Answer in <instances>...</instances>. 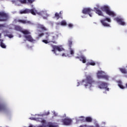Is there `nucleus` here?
Masks as SVG:
<instances>
[{"label": "nucleus", "mask_w": 127, "mask_h": 127, "mask_svg": "<svg viewBox=\"0 0 127 127\" xmlns=\"http://www.w3.org/2000/svg\"><path fill=\"white\" fill-rule=\"evenodd\" d=\"M19 37H21V35H19Z\"/></svg>", "instance_id": "nucleus-46"}, {"label": "nucleus", "mask_w": 127, "mask_h": 127, "mask_svg": "<svg viewBox=\"0 0 127 127\" xmlns=\"http://www.w3.org/2000/svg\"><path fill=\"white\" fill-rule=\"evenodd\" d=\"M79 60L80 61H82V63H86V62H87V60L86 59V58L83 55L80 56V59Z\"/></svg>", "instance_id": "nucleus-21"}, {"label": "nucleus", "mask_w": 127, "mask_h": 127, "mask_svg": "<svg viewBox=\"0 0 127 127\" xmlns=\"http://www.w3.org/2000/svg\"><path fill=\"white\" fill-rule=\"evenodd\" d=\"M120 70L121 72H122L123 74H127V69L126 68H120Z\"/></svg>", "instance_id": "nucleus-28"}, {"label": "nucleus", "mask_w": 127, "mask_h": 127, "mask_svg": "<svg viewBox=\"0 0 127 127\" xmlns=\"http://www.w3.org/2000/svg\"><path fill=\"white\" fill-rule=\"evenodd\" d=\"M42 42H43L44 43H45V44H48V43H51L50 41L48 40V39L43 40Z\"/></svg>", "instance_id": "nucleus-30"}, {"label": "nucleus", "mask_w": 127, "mask_h": 127, "mask_svg": "<svg viewBox=\"0 0 127 127\" xmlns=\"http://www.w3.org/2000/svg\"><path fill=\"white\" fill-rule=\"evenodd\" d=\"M15 30H18V31H20L23 34H30L29 31L27 30H21V27L19 26H16Z\"/></svg>", "instance_id": "nucleus-12"}, {"label": "nucleus", "mask_w": 127, "mask_h": 127, "mask_svg": "<svg viewBox=\"0 0 127 127\" xmlns=\"http://www.w3.org/2000/svg\"><path fill=\"white\" fill-rule=\"evenodd\" d=\"M93 122V119L90 117H87L85 118V122L86 123H92Z\"/></svg>", "instance_id": "nucleus-23"}, {"label": "nucleus", "mask_w": 127, "mask_h": 127, "mask_svg": "<svg viewBox=\"0 0 127 127\" xmlns=\"http://www.w3.org/2000/svg\"><path fill=\"white\" fill-rule=\"evenodd\" d=\"M0 36H1V35L0 34Z\"/></svg>", "instance_id": "nucleus-47"}, {"label": "nucleus", "mask_w": 127, "mask_h": 127, "mask_svg": "<svg viewBox=\"0 0 127 127\" xmlns=\"http://www.w3.org/2000/svg\"><path fill=\"white\" fill-rule=\"evenodd\" d=\"M61 25H62V26H65L67 25V22L65 20H63L61 23Z\"/></svg>", "instance_id": "nucleus-29"}, {"label": "nucleus", "mask_w": 127, "mask_h": 127, "mask_svg": "<svg viewBox=\"0 0 127 127\" xmlns=\"http://www.w3.org/2000/svg\"><path fill=\"white\" fill-rule=\"evenodd\" d=\"M87 65L89 66V65H91V66H95L96 65V63H94V61H91L90 62H88L87 63Z\"/></svg>", "instance_id": "nucleus-26"}, {"label": "nucleus", "mask_w": 127, "mask_h": 127, "mask_svg": "<svg viewBox=\"0 0 127 127\" xmlns=\"http://www.w3.org/2000/svg\"><path fill=\"white\" fill-rule=\"evenodd\" d=\"M46 15H47V14H46Z\"/></svg>", "instance_id": "nucleus-48"}, {"label": "nucleus", "mask_w": 127, "mask_h": 127, "mask_svg": "<svg viewBox=\"0 0 127 127\" xmlns=\"http://www.w3.org/2000/svg\"><path fill=\"white\" fill-rule=\"evenodd\" d=\"M49 114H50V113H49V112H48L47 113H46L45 115H46V116H48V115H49Z\"/></svg>", "instance_id": "nucleus-40"}, {"label": "nucleus", "mask_w": 127, "mask_h": 127, "mask_svg": "<svg viewBox=\"0 0 127 127\" xmlns=\"http://www.w3.org/2000/svg\"><path fill=\"white\" fill-rule=\"evenodd\" d=\"M105 72L102 71H98L97 73V78L98 79H105V80H109V77L108 75L104 74Z\"/></svg>", "instance_id": "nucleus-4"}, {"label": "nucleus", "mask_w": 127, "mask_h": 127, "mask_svg": "<svg viewBox=\"0 0 127 127\" xmlns=\"http://www.w3.org/2000/svg\"><path fill=\"white\" fill-rule=\"evenodd\" d=\"M27 1L28 2V3H33V2H34V1H35V0H27Z\"/></svg>", "instance_id": "nucleus-33"}, {"label": "nucleus", "mask_w": 127, "mask_h": 127, "mask_svg": "<svg viewBox=\"0 0 127 127\" xmlns=\"http://www.w3.org/2000/svg\"><path fill=\"white\" fill-rule=\"evenodd\" d=\"M74 50L72 49V48H70V54L71 55H74Z\"/></svg>", "instance_id": "nucleus-32"}, {"label": "nucleus", "mask_w": 127, "mask_h": 127, "mask_svg": "<svg viewBox=\"0 0 127 127\" xmlns=\"http://www.w3.org/2000/svg\"><path fill=\"white\" fill-rule=\"evenodd\" d=\"M6 109V107H5L4 105L0 104V111H4Z\"/></svg>", "instance_id": "nucleus-25"}, {"label": "nucleus", "mask_w": 127, "mask_h": 127, "mask_svg": "<svg viewBox=\"0 0 127 127\" xmlns=\"http://www.w3.org/2000/svg\"><path fill=\"white\" fill-rule=\"evenodd\" d=\"M79 127H87V125H81L80 126H79Z\"/></svg>", "instance_id": "nucleus-38"}, {"label": "nucleus", "mask_w": 127, "mask_h": 127, "mask_svg": "<svg viewBox=\"0 0 127 127\" xmlns=\"http://www.w3.org/2000/svg\"><path fill=\"white\" fill-rule=\"evenodd\" d=\"M51 46L53 48V50H52V52H54L55 54L56 53V50L57 51H59V52H61V51H65V49L62 48V46H56V45H51Z\"/></svg>", "instance_id": "nucleus-5"}, {"label": "nucleus", "mask_w": 127, "mask_h": 127, "mask_svg": "<svg viewBox=\"0 0 127 127\" xmlns=\"http://www.w3.org/2000/svg\"><path fill=\"white\" fill-rule=\"evenodd\" d=\"M37 10L35 8H32L31 9H29V13H31L33 15H36V13Z\"/></svg>", "instance_id": "nucleus-18"}, {"label": "nucleus", "mask_w": 127, "mask_h": 127, "mask_svg": "<svg viewBox=\"0 0 127 127\" xmlns=\"http://www.w3.org/2000/svg\"><path fill=\"white\" fill-rule=\"evenodd\" d=\"M7 36L9 37V38H12V37H13V35L12 34H8L7 35Z\"/></svg>", "instance_id": "nucleus-36"}, {"label": "nucleus", "mask_w": 127, "mask_h": 127, "mask_svg": "<svg viewBox=\"0 0 127 127\" xmlns=\"http://www.w3.org/2000/svg\"><path fill=\"white\" fill-rule=\"evenodd\" d=\"M105 89H106V91H109V88H107V87H106V88H105Z\"/></svg>", "instance_id": "nucleus-41"}, {"label": "nucleus", "mask_w": 127, "mask_h": 127, "mask_svg": "<svg viewBox=\"0 0 127 127\" xmlns=\"http://www.w3.org/2000/svg\"><path fill=\"white\" fill-rule=\"evenodd\" d=\"M42 126L45 127H57V126L54 125V124L51 122H46L45 120H42L41 121Z\"/></svg>", "instance_id": "nucleus-8"}, {"label": "nucleus", "mask_w": 127, "mask_h": 127, "mask_svg": "<svg viewBox=\"0 0 127 127\" xmlns=\"http://www.w3.org/2000/svg\"><path fill=\"white\" fill-rule=\"evenodd\" d=\"M60 14V16L61 17V14H62V11L60 12V13H59Z\"/></svg>", "instance_id": "nucleus-42"}, {"label": "nucleus", "mask_w": 127, "mask_h": 127, "mask_svg": "<svg viewBox=\"0 0 127 127\" xmlns=\"http://www.w3.org/2000/svg\"><path fill=\"white\" fill-rule=\"evenodd\" d=\"M28 127H33V126L32 125H30Z\"/></svg>", "instance_id": "nucleus-45"}, {"label": "nucleus", "mask_w": 127, "mask_h": 127, "mask_svg": "<svg viewBox=\"0 0 127 127\" xmlns=\"http://www.w3.org/2000/svg\"><path fill=\"white\" fill-rule=\"evenodd\" d=\"M92 11H94V10L90 8H84L82 10V13L84 14H89V16L92 17V15H93Z\"/></svg>", "instance_id": "nucleus-7"}, {"label": "nucleus", "mask_w": 127, "mask_h": 127, "mask_svg": "<svg viewBox=\"0 0 127 127\" xmlns=\"http://www.w3.org/2000/svg\"><path fill=\"white\" fill-rule=\"evenodd\" d=\"M82 83L84 84L85 88H87V87H89V88H91L92 86L96 84V81L92 77L88 76L86 79L82 80Z\"/></svg>", "instance_id": "nucleus-2"}, {"label": "nucleus", "mask_w": 127, "mask_h": 127, "mask_svg": "<svg viewBox=\"0 0 127 127\" xmlns=\"http://www.w3.org/2000/svg\"><path fill=\"white\" fill-rule=\"evenodd\" d=\"M46 39H48L51 43H55L56 44V39H57L58 36L53 33L46 32Z\"/></svg>", "instance_id": "nucleus-1"}, {"label": "nucleus", "mask_w": 127, "mask_h": 127, "mask_svg": "<svg viewBox=\"0 0 127 127\" xmlns=\"http://www.w3.org/2000/svg\"><path fill=\"white\" fill-rule=\"evenodd\" d=\"M97 85L99 89H104V88L108 87V84L106 82L103 81H98L97 82Z\"/></svg>", "instance_id": "nucleus-10"}, {"label": "nucleus", "mask_w": 127, "mask_h": 127, "mask_svg": "<svg viewBox=\"0 0 127 127\" xmlns=\"http://www.w3.org/2000/svg\"><path fill=\"white\" fill-rule=\"evenodd\" d=\"M73 44V41L72 38H69L68 40L67 45L69 47V48H71L72 45Z\"/></svg>", "instance_id": "nucleus-20"}, {"label": "nucleus", "mask_w": 127, "mask_h": 127, "mask_svg": "<svg viewBox=\"0 0 127 127\" xmlns=\"http://www.w3.org/2000/svg\"><path fill=\"white\" fill-rule=\"evenodd\" d=\"M61 122L64 125V126H70L72 123V120L69 118H65L62 120Z\"/></svg>", "instance_id": "nucleus-11"}, {"label": "nucleus", "mask_w": 127, "mask_h": 127, "mask_svg": "<svg viewBox=\"0 0 127 127\" xmlns=\"http://www.w3.org/2000/svg\"><path fill=\"white\" fill-rule=\"evenodd\" d=\"M115 20L120 24V25L125 26L126 25V22L124 20V19L120 17H117L115 18Z\"/></svg>", "instance_id": "nucleus-13"}, {"label": "nucleus", "mask_w": 127, "mask_h": 127, "mask_svg": "<svg viewBox=\"0 0 127 127\" xmlns=\"http://www.w3.org/2000/svg\"><path fill=\"white\" fill-rule=\"evenodd\" d=\"M94 10H95L96 13L98 14V15H100L101 16H104V14L103 13V12L99 8L97 7H94Z\"/></svg>", "instance_id": "nucleus-17"}, {"label": "nucleus", "mask_w": 127, "mask_h": 127, "mask_svg": "<svg viewBox=\"0 0 127 127\" xmlns=\"http://www.w3.org/2000/svg\"><path fill=\"white\" fill-rule=\"evenodd\" d=\"M119 86L121 89H126V87L123 86L122 84H119Z\"/></svg>", "instance_id": "nucleus-35"}, {"label": "nucleus", "mask_w": 127, "mask_h": 127, "mask_svg": "<svg viewBox=\"0 0 127 127\" xmlns=\"http://www.w3.org/2000/svg\"><path fill=\"white\" fill-rule=\"evenodd\" d=\"M44 19H47V17H43Z\"/></svg>", "instance_id": "nucleus-43"}, {"label": "nucleus", "mask_w": 127, "mask_h": 127, "mask_svg": "<svg viewBox=\"0 0 127 127\" xmlns=\"http://www.w3.org/2000/svg\"><path fill=\"white\" fill-rule=\"evenodd\" d=\"M38 36L39 37H42V36H44V33H42L39 34Z\"/></svg>", "instance_id": "nucleus-34"}, {"label": "nucleus", "mask_w": 127, "mask_h": 127, "mask_svg": "<svg viewBox=\"0 0 127 127\" xmlns=\"http://www.w3.org/2000/svg\"><path fill=\"white\" fill-rule=\"evenodd\" d=\"M80 58H81V56H79V57H75L76 59H79V60H80Z\"/></svg>", "instance_id": "nucleus-39"}, {"label": "nucleus", "mask_w": 127, "mask_h": 127, "mask_svg": "<svg viewBox=\"0 0 127 127\" xmlns=\"http://www.w3.org/2000/svg\"><path fill=\"white\" fill-rule=\"evenodd\" d=\"M0 46H1V48H4L5 49L6 48V46H5V44H4L2 41H3V40L0 39Z\"/></svg>", "instance_id": "nucleus-24"}, {"label": "nucleus", "mask_w": 127, "mask_h": 127, "mask_svg": "<svg viewBox=\"0 0 127 127\" xmlns=\"http://www.w3.org/2000/svg\"><path fill=\"white\" fill-rule=\"evenodd\" d=\"M18 22L20 23H22L23 24H32V23L30 21H28L27 20H18Z\"/></svg>", "instance_id": "nucleus-15"}, {"label": "nucleus", "mask_w": 127, "mask_h": 127, "mask_svg": "<svg viewBox=\"0 0 127 127\" xmlns=\"http://www.w3.org/2000/svg\"><path fill=\"white\" fill-rule=\"evenodd\" d=\"M8 19V15L4 12H0V21H6Z\"/></svg>", "instance_id": "nucleus-9"}, {"label": "nucleus", "mask_w": 127, "mask_h": 127, "mask_svg": "<svg viewBox=\"0 0 127 127\" xmlns=\"http://www.w3.org/2000/svg\"><path fill=\"white\" fill-rule=\"evenodd\" d=\"M100 9L102 10V11H104L106 12V14L108 15H110V16H112V17H115L116 16V13L112 10L110 8V7L108 5H104L101 7Z\"/></svg>", "instance_id": "nucleus-3"}, {"label": "nucleus", "mask_w": 127, "mask_h": 127, "mask_svg": "<svg viewBox=\"0 0 127 127\" xmlns=\"http://www.w3.org/2000/svg\"><path fill=\"white\" fill-rule=\"evenodd\" d=\"M68 27L71 28V27H73V24H68Z\"/></svg>", "instance_id": "nucleus-37"}, {"label": "nucleus", "mask_w": 127, "mask_h": 127, "mask_svg": "<svg viewBox=\"0 0 127 127\" xmlns=\"http://www.w3.org/2000/svg\"><path fill=\"white\" fill-rule=\"evenodd\" d=\"M29 9H25L24 10H21V11H20V14H25L26 13H29Z\"/></svg>", "instance_id": "nucleus-19"}, {"label": "nucleus", "mask_w": 127, "mask_h": 127, "mask_svg": "<svg viewBox=\"0 0 127 127\" xmlns=\"http://www.w3.org/2000/svg\"><path fill=\"white\" fill-rule=\"evenodd\" d=\"M62 56H65V54H64V53L63 54H62Z\"/></svg>", "instance_id": "nucleus-44"}, {"label": "nucleus", "mask_w": 127, "mask_h": 127, "mask_svg": "<svg viewBox=\"0 0 127 127\" xmlns=\"http://www.w3.org/2000/svg\"><path fill=\"white\" fill-rule=\"evenodd\" d=\"M37 28H38L39 29H41V30H42L43 31H47V30H48V29L44 26V25L40 24L37 25Z\"/></svg>", "instance_id": "nucleus-16"}, {"label": "nucleus", "mask_w": 127, "mask_h": 127, "mask_svg": "<svg viewBox=\"0 0 127 127\" xmlns=\"http://www.w3.org/2000/svg\"><path fill=\"white\" fill-rule=\"evenodd\" d=\"M106 21H108V22H111V19L108 17H106L105 19L100 20V22L102 23L103 26L106 27H111V25H110V24L106 22Z\"/></svg>", "instance_id": "nucleus-6"}, {"label": "nucleus", "mask_w": 127, "mask_h": 127, "mask_svg": "<svg viewBox=\"0 0 127 127\" xmlns=\"http://www.w3.org/2000/svg\"><path fill=\"white\" fill-rule=\"evenodd\" d=\"M55 17H56V18H57V19H59V18H60V17H61L60 16V14L58 13V12H56V13H55Z\"/></svg>", "instance_id": "nucleus-31"}, {"label": "nucleus", "mask_w": 127, "mask_h": 127, "mask_svg": "<svg viewBox=\"0 0 127 127\" xmlns=\"http://www.w3.org/2000/svg\"><path fill=\"white\" fill-rule=\"evenodd\" d=\"M15 2V3H19L20 2V3L25 4L27 3V1L26 0H16Z\"/></svg>", "instance_id": "nucleus-22"}, {"label": "nucleus", "mask_w": 127, "mask_h": 127, "mask_svg": "<svg viewBox=\"0 0 127 127\" xmlns=\"http://www.w3.org/2000/svg\"><path fill=\"white\" fill-rule=\"evenodd\" d=\"M24 37L25 38V39H26V40H27V41H29V42H33V41H34L33 38H32V36H31L30 35L24 34Z\"/></svg>", "instance_id": "nucleus-14"}, {"label": "nucleus", "mask_w": 127, "mask_h": 127, "mask_svg": "<svg viewBox=\"0 0 127 127\" xmlns=\"http://www.w3.org/2000/svg\"><path fill=\"white\" fill-rule=\"evenodd\" d=\"M79 122H82V123H85V118L83 116H81L79 117Z\"/></svg>", "instance_id": "nucleus-27"}]
</instances>
